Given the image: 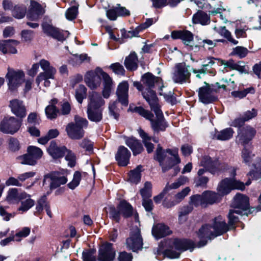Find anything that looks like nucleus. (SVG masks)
I'll use <instances>...</instances> for the list:
<instances>
[{"label": "nucleus", "mask_w": 261, "mask_h": 261, "mask_svg": "<svg viewBox=\"0 0 261 261\" xmlns=\"http://www.w3.org/2000/svg\"><path fill=\"white\" fill-rule=\"evenodd\" d=\"M143 97L149 105L151 110L155 113L156 119H153L152 114L141 107H135L134 111L150 121L151 128L155 133H158L160 131H165L168 125L160 109L156 95L152 91H150L147 93L144 92Z\"/></svg>", "instance_id": "obj_1"}, {"label": "nucleus", "mask_w": 261, "mask_h": 261, "mask_svg": "<svg viewBox=\"0 0 261 261\" xmlns=\"http://www.w3.org/2000/svg\"><path fill=\"white\" fill-rule=\"evenodd\" d=\"M228 230V226L223 218L220 216L216 217L213 221V225L206 224L199 229L198 235L202 240L199 242V247L204 246L207 243L206 239L216 237Z\"/></svg>", "instance_id": "obj_2"}, {"label": "nucleus", "mask_w": 261, "mask_h": 261, "mask_svg": "<svg viewBox=\"0 0 261 261\" xmlns=\"http://www.w3.org/2000/svg\"><path fill=\"white\" fill-rule=\"evenodd\" d=\"M194 246L192 241L187 240L175 239L172 243L170 248L163 251L160 247L154 250L156 258L161 259L165 255L171 258L179 257L180 253L187 249H191Z\"/></svg>", "instance_id": "obj_3"}, {"label": "nucleus", "mask_w": 261, "mask_h": 261, "mask_svg": "<svg viewBox=\"0 0 261 261\" xmlns=\"http://www.w3.org/2000/svg\"><path fill=\"white\" fill-rule=\"evenodd\" d=\"M155 159L159 162L163 172L168 171L180 162L177 149L175 148L173 150L168 149L166 151H163L160 145H158L156 150Z\"/></svg>", "instance_id": "obj_4"}, {"label": "nucleus", "mask_w": 261, "mask_h": 261, "mask_svg": "<svg viewBox=\"0 0 261 261\" xmlns=\"http://www.w3.org/2000/svg\"><path fill=\"white\" fill-rule=\"evenodd\" d=\"M89 99L87 111L88 118L91 121L100 122L102 119V109L100 107L105 104V100L95 92L92 93Z\"/></svg>", "instance_id": "obj_5"}, {"label": "nucleus", "mask_w": 261, "mask_h": 261, "mask_svg": "<svg viewBox=\"0 0 261 261\" xmlns=\"http://www.w3.org/2000/svg\"><path fill=\"white\" fill-rule=\"evenodd\" d=\"M95 251L89 250L83 252L84 261H96L94 255ZM116 254L115 250L112 247V244L106 243L102 244L98 252L97 261H113Z\"/></svg>", "instance_id": "obj_6"}, {"label": "nucleus", "mask_w": 261, "mask_h": 261, "mask_svg": "<svg viewBox=\"0 0 261 261\" xmlns=\"http://www.w3.org/2000/svg\"><path fill=\"white\" fill-rule=\"evenodd\" d=\"M232 206L235 209L231 210L228 214L229 224L232 225L238 221V218L234 214L239 215L245 214V211L249 208V198L247 196L241 194H237L233 198Z\"/></svg>", "instance_id": "obj_7"}, {"label": "nucleus", "mask_w": 261, "mask_h": 261, "mask_svg": "<svg viewBox=\"0 0 261 261\" xmlns=\"http://www.w3.org/2000/svg\"><path fill=\"white\" fill-rule=\"evenodd\" d=\"M74 122L69 123L66 127L68 137L72 139H80L84 136V128L87 127L88 121L80 116H74Z\"/></svg>", "instance_id": "obj_8"}, {"label": "nucleus", "mask_w": 261, "mask_h": 261, "mask_svg": "<svg viewBox=\"0 0 261 261\" xmlns=\"http://www.w3.org/2000/svg\"><path fill=\"white\" fill-rule=\"evenodd\" d=\"M40 65L43 70L37 76L36 79V83L37 86L39 87L40 83L44 81V85L45 87H49L50 82L48 80L49 79H54L55 75L56 73V69L54 67L50 65L49 62L44 59L40 61Z\"/></svg>", "instance_id": "obj_9"}, {"label": "nucleus", "mask_w": 261, "mask_h": 261, "mask_svg": "<svg viewBox=\"0 0 261 261\" xmlns=\"http://www.w3.org/2000/svg\"><path fill=\"white\" fill-rule=\"evenodd\" d=\"M6 77L8 80L9 89L14 91L24 82L25 74L21 70H14L12 68H8V72Z\"/></svg>", "instance_id": "obj_10"}, {"label": "nucleus", "mask_w": 261, "mask_h": 261, "mask_svg": "<svg viewBox=\"0 0 261 261\" xmlns=\"http://www.w3.org/2000/svg\"><path fill=\"white\" fill-rule=\"evenodd\" d=\"M27 150L28 153L17 158L18 162L21 164L35 165L37 161L42 156V151L39 147L34 146H29Z\"/></svg>", "instance_id": "obj_11"}, {"label": "nucleus", "mask_w": 261, "mask_h": 261, "mask_svg": "<svg viewBox=\"0 0 261 261\" xmlns=\"http://www.w3.org/2000/svg\"><path fill=\"white\" fill-rule=\"evenodd\" d=\"M245 188L243 182L236 180L234 179L225 178L222 180L218 185L217 191L221 197L222 196L228 194L233 189L243 190Z\"/></svg>", "instance_id": "obj_12"}, {"label": "nucleus", "mask_w": 261, "mask_h": 261, "mask_svg": "<svg viewBox=\"0 0 261 261\" xmlns=\"http://www.w3.org/2000/svg\"><path fill=\"white\" fill-rule=\"evenodd\" d=\"M191 76L189 67L185 63L177 64L174 70L172 75V80L175 83L183 84L184 83H189Z\"/></svg>", "instance_id": "obj_13"}, {"label": "nucleus", "mask_w": 261, "mask_h": 261, "mask_svg": "<svg viewBox=\"0 0 261 261\" xmlns=\"http://www.w3.org/2000/svg\"><path fill=\"white\" fill-rule=\"evenodd\" d=\"M21 126V122L14 117H6L0 122V130L7 134L16 133Z\"/></svg>", "instance_id": "obj_14"}, {"label": "nucleus", "mask_w": 261, "mask_h": 261, "mask_svg": "<svg viewBox=\"0 0 261 261\" xmlns=\"http://www.w3.org/2000/svg\"><path fill=\"white\" fill-rule=\"evenodd\" d=\"M103 70L100 68H96L94 70L88 71L85 75V82L91 89L98 87L101 84V79Z\"/></svg>", "instance_id": "obj_15"}, {"label": "nucleus", "mask_w": 261, "mask_h": 261, "mask_svg": "<svg viewBox=\"0 0 261 261\" xmlns=\"http://www.w3.org/2000/svg\"><path fill=\"white\" fill-rule=\"evenodd\" d=\"M127 248L136 251L142 248L143 240L140 234V230L138 227L134 228L130 233V236L126 240Z\"/></svg>", "instance_id": "obj_16"}, {"label": "nucleus", "mask_w": 261, "mask_h": 261, "mask_svg": "<svg viewBox=\"0 0 261 261\" xmlns=\"http://www.w3.org/2000/svg\"><path fill=\"white\" fill-rule=\"evenodd\" d=\"M67 181V177L59 172L52 173L44 176V185L48 182L49 183L51 189H56L61 185L66 184Z\"/></svg>", "instance_id": "obj_17"}, {"label": "nucleus", "mask_w": 261, "mask_h": 261, "mask_svg": "<svg viewBox=\"0 0 261 261\" xmlns=\"http://www.w3.org/2000/svg\"><path fill=\"white\" fill-rule=\"evenodd\" d=\"M142 82L146 88L142 92V95L143 96L144 92H149V91H152L155 95L154 91L151 89L155 86H158L161 88L162 86V80L159 77H155L150 73H147L142 76Z\"/></svg>", "instance_id": "obj_18"}, {"label": "nucleus", "mask_w": 261, "mask_h": 261, "mask_svg": "<svg viewBox=\"0 0 261 261\" xmlns=\"http://www.w3.org/2000/svg\"><path fill=\"white\" fill-rule=\"evenodd\" d=\"M42 26L44 33L60 41L65 40L69 34L68 31H61L46 23H43Z\"/></svg>", "instance_id": "obj_19"}, {"label": "nucleus", "mask_w": 261, "mask_h": 261, "mask_svg": "<svg viewBox=\"0 0 261 261\" xmlns=\"http://www.w3.org/2000/svg\"><path fill=\"white\" fill-rule=\"evenodd\" d=\"M216 91L207 84L199 89L198 96L199 100L203 103L207 104L216 99L215 96Z\"/></svg>", "instance_id": "obj_20"}, {"label": "nucleus", "mask_w": 261, "mask_h": 261, "mask_svg": "<svg viewBox=\"0 0 261 261\" xmlns=\"http://www.w3.org/2000/svg\"><path fill=\"white\" fill-rule=\"evenodd\" d=\"M200 164L213 174L218 173L221 170L222 166L218 161L213 160L208 156H204L201 161Z\"/></svg>", "instance_id": "obj_21"}, {"label": "nucleus", "mask_w": 261, "mask_h": 261, "mask_svg": "<svg viewBox=\"0 0 261 261\" xmlns=\"http://www.w3.org/2000/svg\"><path fill=\"white\" fill-rule=\"evenodd\" d=\"M44 13V10L37 2H31L30 8L27 13V18L31 20L36 21L39 19Z\"/></svg>", "instance_id": "obj_22"}, {"label": "nucleus", "mask_w": 261, "mask_h": 261, "mask_svg": "<svg viewBox=\"0 0 261 261\" xmlns=\"http://www.w3.org/2000/svg\"><path fill=\"white\" fill-rule=\"evenodd\" d=\"M26 196H28L26 192H19L17 188H10L7 192L6 200L9 203L16 204Z\"/></svg>", "instance_id": "obj_23"}, {"label": "nucleus", "mask_w": 261, "mask_h": 261, "mask_svg": "<svg viewBox=\"0 0 261 261\" xmlns=\"http://www.w3.org/2000/svg\"><path fill=\"white\" fill-rule=\"evenodd\" d=\"M128 84L126 81H123L119 84L117 87L116 94L118 100L125 106L128 105Z\"/></svg>", "instance_id": "obj_24"}, {"label": "nucleus", "mask_w": 261, "mask_h": 261, "mask_svg": "<svg viewBox=\"0 0 261 261\" xmlns=\"http://www.w3.org/2000/svg\"><path fill=\"white\" fill-rule=\"evenodd\" d=\"M130 155V152L128 149L123 146H121L118 149L115 158L119 166H125L129 163Z\"/></svg>", "instance_id": "obj_25"}, {"label": "nucleus", "mask_w": 261, "mask_h": 261, "mask_svg": "<svg viewBox=\"0 0 261 261\" xmlns=\"http://www.w3.org/2000/svg\"><path fill=\"white\" fill-rule=\"evenodd\" d=\"M9 107L12 112L18 117L23 118L26 115V110L23 102L17 99L10 101Z\"/></svg>", "instance_id": "obj_26"}, {"label": "nucleus", "mask_w": 261, "mask_h": 261, "mask_svg": "<svg viewBox=\"0 0 261 261\" xmlns=\"http://www.w3.org/2000/svg\"><path fill=\"white\" fill-rule=\"evenodd\" d=\"M19 41L15 40H8L0 41V50L3 54H16V46L19 44Z\"/></svg>", "instance_id": "obj_27"}, {"label": "nucleus", "mask_w": 261, "mask_h": 261, "mask_svg": "<svg viewBox=\"0 0 261 261\" xmlns=\"http://www.w3.org/2000/svg\"><path fill=\"white\" fill-rule=\"evenodd\" d=\"M171 37L174 39H180L187 45H190L193 40V34L187 30L174 31L171 33Z\"/></svg>", "instance_id": "obj_28"}, {"label": "nucleus", "mask_w": 261, "mask_h": 261, "mask_svg": "<svg viewBox=\"0 0 261 261\" xmlns=\"http://www.w3.org/2000/svg\"><path fill=\"white\" fill-rule=\"evenodd\" d=\"M66 148L65 146H58L55 141H51L47 148V151L54 159H57L64 155Z\"/></svg>", "instance_id": "obj_29"}, {"label": "nucleus", "mask_w": 261, "mask_h": 261, "mask_svg": "<svg viewBox=\"0 0 261 261\" xmlns=\"http://www.w3.org/2000/svg\"><path fill=\"white\" fill-rule=\"evenodd\" d=\"M125 142L126 145L132 150L134 155L141 153L144 150L141 143L135 137L127 138Z\"/></svg>", "instance_id": "obj_30"}, {"label": "nucleus", "mask_w": 261, "mask_h": 261, "mask_svg": "<svg viewBox=\"0 0 261 261\" xmlns=\"http://www.w3.org/2000/svg\"><path fill=\"white\" fill-rule=\"evenodd\" d=\"M170 233L169 227L163 224H158L153 226L152 229V233L157 239L169 235Z\"/></svg>", "instance_id": "obj_31"}, {"label": "nucleus", "mask_w": 261, "mask_h": 261, "mask_svg": "<svg viewBox=\"0 0 261 261\" xmlns=\"http://www.w3.org/2000/svg\"><path fill=\"white\" fill-rule=\"evenodd\" d=\"M257 115V111L252 109L250 111H247L245 112L241 117L236 119L233 124L235 126H242L245 121H247Z\"/></svg>", "instance_id": "obj_32"}, {"label": "nucleus", "mask_w": 261, "mask_h": 261, "mask_svg": "<svg viewBox=\"0 0 261 261\" xmlns=\"http://www.w3.org/2000/svg\"><path fill=\"white\" fill-rule=\"evenodd\" d=\"M46 200L47 199L46 196H42L37 200L36 206V212L35 213V214L37 213H41L43 209H45L47 215L49 217H51V212L50 210L49 205Z\"/></svg>", "instance_id": "obj_33"}, {"label": "nucleus", "mask_w": 261, "mask_h": 261, "mask_svg": "<svg viewBox=\"0 0 261 261\" xmlns=\"http://www.w3.org/2000/svg\"><path fill=\"white\" fill-rule=\"evenodd\" d=\"M256 130L250 126H246L243 128L242 134L240 136V140L244 144L248 143L254 137Z\"/></svg>", "instance_id": "obj_34"}, {"label": "nucleus", "mask_w": 261, "mask_h": 261, "mask_svg": "<svg viewBox=\"0 0 261 261\" xmlns=\"http://www.w3.org/2000/svg\"><path fill=\"white\" fill-rule=\"evenodd\" d=\"M203 194L205 206L208 204H213L218 202L221 198L218 193L210 191H205Z\"/></svg>", "instance_id": "obj_35"}, {"label": "nucleus", "mask_w": 261, "mask_h": 261, "mask_svg": "<svg viewBox=\"0 0 261 261\" xmlns=\"http://www.w3.org/2000/svg\"><path fill=\"white\" fill-rule=\"evenodd\" d=\"M138 131L148 153L152 152L154 149V145L151 142V137L141 128L138 129Z\"/></svg>", "instance_id": "obj_36"}, {"label": "nucleus", "mask_w": 261, "mask_h": 261, "mask_svg": "<svg viewBox=\"0 0 261 261\" xmlns=\"http://www.w3.org/2000/svg\"><path fill=\"white\" fill-rule=\"evenodd\" d=\"M192 19L194 23H200L202 25L208 24L210 22V16L202 11H198L195 14Z\"/></svg>", "instance_id": "obj_37"}, {"label": "nucleus", "mask_w": 261, "mask_h": 261, "mask_svg": "<svg viewBox=\"0 0 261 261\" xmlns=\"http://www.w3.org/2000/svg\"><path fill=\"white\" fill-rule=\"evenodd\" d=\"M233 131L231 128H227L221 131H217L213 136V139L221 140L226 141L232 138Z\"/></svg>", "instance_id": "obj_38"}, {"label": "nucleus", "mask_w": 261, "mask_h": 261, "mask_svg": "<svg viewBox=\"0 0 261 261\" xmlns=\"http://www.w3.org/2000/svg\"><path fill=\"white\" fill-rule=\"evenodd\" d=\"M126 68L129 70H136L138 67V58L135 53H131L124 61Z\"/></svg>", "instance_id": "obj_39"}, {"label": "nucleus", "mask_w": 261, "mask_h": 261, "mask_svg": "<svg viewBox=\"0 0 261 261\" xmlns=\"http://www.w3.org/2000/svg\"><path fill=\"white\" fill-rule=\"evenodd\" d=\"M118 209L121 212V214L125 218L129 217L133 214V208L132 205L125 201H121Z\"/></svg>", "instance_id": "obj_40"}, {"label": "nucleus", "mask_w": 261, "mask_h": 261, "mask_svg": "<svg viewBox=\"0 0 261 261\" xmlns=\"http://www.w3.org/2000/svg\"><path fill=\"white\" fill-rule=\"evenodd\" d=\"M28 196L24 198L23 200H21V205L18 207V211L21 213L28 211L35 204L34 200L31 198V195L27 194Z\"/></svg>", "instance_id": "obj_41"}, {"label": "nucleus", "mask_w": 261, "mask_h": 261, "mask_svg": "<svg viewBox=\"0 0 261 261\" xmlns=\"http://www.w3.org/2000/svg\"><path fill=\"white\" fill-rule=\"evenodd\" d=\"M214 29L221 36L225 38L229 42L233 44L236 45L238 43V41L232 37L231 33L226 29L225 27H221L219 28L214 27Z\"/></svg>", "instance_id": "obj_42"}, {"label": "nucleus", "mask_w": 261, "mask_h": 261, "mask_svg": "<svg viewBox=\"0 0 261 261\" xmlns=\"http://www.w3.org/2000/svg\"><path fill=\"white\" fill-rule=\"evenodd\" d=\"M219 62H220L221 65H224L225 67L229 68L231 70H236L240 72H243L245 70L243 66L236 63L232 60H229L228 61L219 60Z\"/></svg>", "instance_id": "obj_43"}, {"label": "nucleus", "mask_w": 261, "mask_h": 261, "mask_svg": "<svg viewBox=\"0 0 261 261\" xmlns=\"http://www.w3.org/2000/svg\"><path fill=\"white\" fill-rule=\"evenodd\" d=\"M188 181L187 177L181 176L178 178L174 182L169 184L168 183L164 188V192H169L172 189H176L181 186L185 185Z\"/></svg>", "instance_id": "obj_44"}, {"label": "nucleus", "mask_w": 261, "mask_h": 261, "mask_svg": "<svg viewBox=\"0 0 261 261\" xmlns=\"http://www.w3.org/2000/svg\"><path fill=\"white\" fill-rule=\"evenodd\" d=\"M142 166L139 165L134 170H132L129 174V180L134 184L138 183L141 179V172Z\"/></svg>", "instance_id": "obj_45"}, {"label": "nucleus", "mask_w": 261, "mask_h": 261, "mask_svg": "<svg viewBox=\"0 0 261 261\" xmlns=\"http://www.w3.org/2000/svg\"><path fill=\"white\" fill-rule=\"evenodd\" d=\"M87 89L85 86L80 85L75 90V98L77 101L82 103L84 98L86 97Z\"/></svg>", "instance_id": "obj_46"}, {"label": "nucleus", "mask_w": 261, "mask_h": 261, "mask_svg": "<svg viewBox=\"0 0 261 261\" xmlns=\"http://www.w3.org/2000/svg\"><path fill=\"white\" fill-rule=\"evenodd\" d=\"M45 112L47 118L49 119L56 118L59 113L58 109L53 105L47 106L45 109Z\"/></svg>", "instance_id": "obj_47"}, {"label": "nucleus", "mask_w": 261, "mask_h": 261, "mask_svg": "<svg viewBox=\"0 0 261 261\" xmlns=\"http://www.w3.org/2000/svg\"><path fill=\"white\" fill-rule=\"evenodd\" d=\"M249 51L247 48L243 46H237L232 49L230 55L231 56H237L240 58L242 59L245 57Z\"/></svg>", "instance_id": "obj_48"}, {"label": "nucleus", "mask_w": 261, "mask_h": 261, "mask_svg": "<svg viewBox=\"0 0 261 261\" xmlns=\"http://www.w3.org/2000/svg\"><path fill=\"white\" fill-rule=\"evenodd\" d=\"M65 160L68 162V165L71 167H73L75 165L76 156L75 154L71 150L66 148L65 151Z\"/></svg>", "instance_id": "obj_49"}, {"label": "nucleus", "mask_w": 261, "mask_h": 261, "mask_svg": "<svg viewBox=\"0 0 261 261\" xmlns=\"http://www.w3.org/2000/svg\"><path fill=\"white\" fill-rule=\"evenodd\" d=\"M88 58L86 54L73 55L69 60V63L73 66H77L82 64L84 61Z\"/></svg>", "instance_id": "obj_50"}, {"label": "nucleus", "mask_w": 261, "mask_h": 261, "mask_svg": "<svg viewBox=\"0 0 261 261\" xmlns=\"http://www.w3.org/2000/svg\"><path fill=\"white\" fill-rule=\"evenodd\" d=\"M117 101H111L109 104V113L110 116H112L115 119H118L119 117L118 109L117 107Z\"/></svg>", "instance_id": "obj_51"}, {"label": "nucleus", "mask_w": 261, "mask_h": 261, "mask_svg": "<svg viewBox=\"0 0 261 261\" xmlns=\"http://www.w3.org/2000/svg\"><path fill=\"white\" fill-rule=\"evenodd\" d=\"M190 191V189L189 187H186L184 189L175 195L174 199L175 202L171 204V205H175L181 201L184 198L189 194Z\"/></svg>", "instance_id": "obj_52"}, {"label": "nucleus", "mask_w": 261, "mask_h": 261, "mask_svg": "<svg viewBox=\"0 0 261 261\" xmlns=\"http://www.w3.org/2000/svg\"><path fill=\"white\" fill-rule=\"evenodd\" d=\"M152 185L151 182L147 181L145 183L144 187L140 190V193L143 199L149 198L151 196Z\"/></svg>", "instance_id": "obj_53"}, {"label": "nucleus", "mask_w": 261, "mask_h": 261, "mask_svg": "<svg viewBox=\"0 0 261 261\" xmlns=\"http://www.w3.org/2000/svg\"><path fill=\"white\" fill-rule=\"evenodd\" d=\"M191 203L195 206L201 205L205 206L203 193L202 195H195L191 197Z\"/></svg>", "instance_id": "obj_54"}, {"label": "nucleus", "mask_w": 261, "mask_h": 261, "mask_svg": "<svg viewBox=\"0 0 261 261\" xmlns=\"http://www.w3.org/2000/svg\"><path fill=\"white\" fill-rule=\"evenodd\" d=\"M31 232V228L28 227H23L20 229L15 235V241L19 242L22 238L28 237Z\"/></svg>", "instance_id": "obj_55"}, {"label": "nucleus", "mask_w": 261, "mask_h": 261, "mask_svg": "<svg viewBox=\"0 0 261 261\" xmlns=\"http://www.w3.org/2000/svg\"><path fill=\"white\" fill-rule=\"evenodd\" d=\"M26 13V8L24 6H15L12 11V15L16 18H23Z\"/></svg>", "instance_id": "obj_56"}, {"label": "nucleus", "mask_w": 261, "mask_h": 261, "mask_svg": "<svg viewBox=\"0 0 261 261\" xmlns=\"http://www.w3.org/2000/svg\"><path fill=\"white\" fill-rule=\"evenodd\" d=\"M78 5L73 6L67 10L65 15L68 20H72L76 17L78 13Z\"/></svg>", "instance_id": "obj_57"}, {"label": "nucleus", "mask_w": 261, "mask_h": 261, "mask_svg": "<svg viewBox=\"0 0 261 261\" xmlns=\"http://www.w3.org/2000/svg\"><path fill=\"white\" fill-rule=\"evenodd\" d=\"M254 92V89L252 88H249L244 89L242 91H234L231 93V95L234 98H242L245 97L249 93Z\"/></svg>", "instance_id": "obj_58"}, {"label": "nucleus", "mask_w": 261, "mask_h": 261, "mask_svg": "<svg viewBox=\"0 0 261 261\" xmlns=\"http://www.w3.org/2000/svg\"><path fill=\"white\" fill-rule=\"evenodd\" d=\"M81 180V173L79 171L74 172L72 181L68 184V187L71 189H74L77 187Z\"/></svg>", "instance_id": "obj_59"}, {"label": "nucleus", "mask_w": 261, "mask_h": 261, "mask_svg": "<svg viewBox=\"0 0 261 261\" xmlns=\"http://www.w3.org/2000/svg\"><path fill=\"white\" fill-rule=\"evenodd\" d=\"M9 147L12 151L18 150L20 147L19 141L15 138H11L9 141Z\"/></svg>", "instance_id": "obj_60"}, {"label": "nucleus", "mask_w": 261, "mask_h": 261, "mask_svg": "<svg viewBox=\"0 0 261 261\" xmlns=\"http://www.w3.org/2000/svg\"><path fill=\"white\" fill-rule=\"evenodd\" d=\"M102 73V79L103 81V87L113 88V82L111 77L105 72Z\"/></svg>", "instance_id": "obj_61"}, {"label": "nucleus", "mask_w": 261, "mask_h": 261, "mask_svg": "<svg viewBox=\"0 0 261 261\" xmlns=\"http://www.w3.org/2000/svg\"><path fill=\"white\" fill-rule=\"evenodd\" d=\"M110 67L117 74L123 75L124 73L125 70L123 67L119 63L112 64Z\"/></svg>", "instance_id": "obj_62"}, {"label": "nucleus", "mask_w": 261, "mask_h": 261, "mask_svg": "<svg viewBox=\"0 0 261 261\" xmlns=\"http://www.w3.org/2000/svg\"><path fill=\"white\" fill-rule=\"evenodd\" d=\"M5 184L7 186H17V187H21L22 186V184L20 182L18 177L17 178L14 177H9L6 181Z\"/></svg>", "instance_id": "obj_63"}, {"label": "nucleus", "mask_w": 261, "mask_h": 261, "mask_svg": "<svg viewBox=\"0 0 261 261\" xmlns=\"http://www.w3.org/2000/svg\"><path fill=\"white\" fill-rule=\"evenodd\" d=\"M121 212L118 209V210H116L114 207H111L110 208V217L116 222H118L120 219Z\"/></svg>", "instance_id": "obj_64"}]
</instances>
